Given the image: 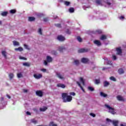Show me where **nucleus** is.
I'll return each mask as SVG.
<instances>
[{"label":"nucleus","instance_id":"1","mask_svg":"<svg viewBox=\"0 0 126 126\" xmlns=\"http://www.w3.org/2000/svg\"><path fill=\"white\" fill-rule=\"evenodd\" d=\"M62 98L64 103H66V102H71L72 100V97L70 95H68L67 93L62 94Z\"/></svg>","mask_w":126,"mask_h":126},{"label":"nucleus","instance_id":"2","mask_svg":"<svg viewBox=\"0 0 126 126\" xmlns=\"http://www.w3.org/2000/svg\"><path fill=\"white\" fill-rule=\"evenodd\" d=\"M105 107L107 108V109H108V110H109V112L111 113V114H112V115H115L116 114L115 109L111 107L110 105H108V104H105Z\"/></svg>","mask_w":126,"mask_h":126},{"label":"nucleus","instance_id":"3","mask_svg":"<svg viewBox=\"0 0 126 126\" xmlns=\"http://www.w3.org/2000/svg\"><path fill=\"white\" fill-rule=\"evenodd\" d=\"M106 121L107 122H110V123H112L113 126H118V124H119V121L117 120H111L109 119H106Z\"/></svg>","mask_w":126,"mask_h":126},{"label":"nucleus","instance_id":"4","mask_svg":"<svg viewBox=\"0 0 126 126\" xmlns=\"http://www.w3.org/2000/svg\"><path fill=\"white\" fill-rule=\"evenodd\" d=\"M57 39L60 42H63V41H65V37L63 35H58Z\"/></svg>","mask_w":126,"mask_h":126},{"label":"nucleus","instance_id":"5","mask_svg":"<svg viewBox=\"0 0 126 126\" xmlns=\"http://www.w3.org/2000/svg\"><path fill=\"white\" fill-rule=\"evenodd\" d=\"M43 75L42 74H34L33 77L35 79H40V78H42Z\"/></svg>","mask_w":126,"mask_h":126},{"label":"nucleus","instance_id":"6","mask_svg":"<svg viewBox=\"0 0 126 126\" xmlns=\"http://www.w3.org/2000/svg\"><path fill=\"white\" fill-rule=\"evenodd\" d=\"M35 93L37 96H39V97H42L43 96V92L42 91H37Z\"/></svg>","mask_w":126,"mask_h":126},{"label":"nucleus","instance_id":"7","mask_svg":"<svg viewBox=\"0 0 126 126\" xmlns=\"http://www.w3.org/2000/svg\"><path fill=\"white\" fill-rule=\"evenodd\" d=\"M78 53H86V52H88V49L82 48L78 50Z\"/></svg>","mask_w":126,"mask_h":126},{"label":"nucleus","instance_id":"8","mask_svg":"<svg viewBox=\"0 0 126 126\" xmlns=\"http://www.w3.org/2000/svg\"><path fill=\"white\" fill-rule=\"evenodd\" d=\"M56 74H57V76H58V77L59 78H60V79H64V77H63V75H62V74H61V73H58V72H57L56 73Z\"/></svg>","mask_w":126,"mask_h":126},{"label":"nucleus","instance_id":"9","mask_svg":"<svg viewBox=\"0 0 126 126\" xmlns=\"http://www.w3.org/2000/svg\"><path fill=\"white\" fill-rule=\"evenodd\" d=\"M94 43L97 46H101V41H100V40H94Z\"/></svg>","mask_w":126,"mask_h":126},{"label":"nucleus","instance_id":"10","mask_svg":"<svg viewBox=\"0 0 126 126\" xmlns=\"http://www.w3.org/2000/svg\"><path fill=\"white\" fill-rule=\"evenodd\" d=\"M117 98L118 100V101H122L124 102L125 101V99H124V97L121 95H118L117 96Z\"/></svg>","mask_w":126,"mask_h":126},{"label":"nucleus","instance_id":"11","mask_svg":"<svg viewBox=\"0 0 126 126\" xmlns=\"http://www.w3.org/2000/svg\"><path fill=\"white\" fill-rule=\"evenodd\" d=\"M89 61V60L87 58H83L81 60L82 63H87Z\"/></svg>","mask_w":126,"mask_h":126},{"label":"nucleus","instance_id":"12","mask_svg":"<svg viewBox=\"0 0 126 126\" xmlns=\"http://www.w3.org/2000/svg\"><path fill=\"white\" fill-rule=\"evenodd\" d=\"M116 51L118 55H122V49H121V47L117 48Z\"/></svg>","mask_w":126,"mask_h":126},{"label":"nucleus","instance_id":"13","mask_svg":"<svg viewBox=\"0 0 126 126\" xmlns=\"http://www.w3.org/2000/svg\"><path fill=\"white\" fill-rule=\"evenodd\" d=\"M105 63H107V64H112V62L108 60V59L106 58H104Z\"/></svg>","mask_w":126,"mask_h":126},{"label":"nucleus","instance_id":"14","mask_svg":"<svg viewBox=\"0 0 126 126\" xmlns=\"http://www.w3.org/2000/svg\"><path fill=\"white\" fill-rule=\"evenodd\" d=\"M63 50H65V48L63 46H59L58 47V51H59V52H62Z\"/></svg>","mask_w":126,"mask_h":126},{"label":"nucleus","instance_id":"15","mask_svg":"<svg viewBox=\"0 0 126 126\" xmlns=\"http://www.w3.org/2000/svg\"><path fill=\"white\" fill-rule=\"evenodd\" d=\"M109 85H110V83H109V82L107 81H105L103 82V86L104 87H107V86H109Z\"/></svg>","mask_w":126,"mask_h":126},{"label":"nucleus","instance_id":"16","mask_svg":"<svg viewBox=\"0 0 126 126\" xmlns=\"http://www.w3.org/2000/svg\"><path fill=\"white\" fill-rule=\"evenodd\" d=\"M36 18L34 17H29V21L32 22V21H35Z\"/></svg>","mask_w":126,"mask_h":126},{"label":"nucleus","instance_id":"17","mask_svg":"<svg viewBox=\"0 0 126 126\" xmlns=\"http://www.w3.org/2000/svg\"><path fill=\"white\" fill-rule=\"evenodd\" d=\"M80 81L81 82V83H82L83 85H85V80L83 79L82 77L80 78Z\"/></svg>","mask_w":126,"mask_h":126},{"label":"nucleus","instance_id":"18","mask_svg":"<svg viewBox=\"0 0 126 126\" xmlns=\"http://www.w3.org/2000/svg\"><path fill=\"white\" fill-rule=\"evenodd\" d=\"M107 39V36L105 35H102L100 36V39L103 41V40H106Z\"/></svg>","mask_w":126,"mask_h":126},{"label":"nucleus","instance_id":"19","mask_svg":"<svg viewBox=\"0 0 126 126\" xmlns=\"http://www.w3.org/2000/svg\"><path fill=\"white\" fill-rule=\"evenodd\" d=\"M47 61L48 63H51L52 62V61H53V59L50 56H47Z\"/></svg>","mask_w":126,"mask_h":126},{"label":"nucleus","instance_id":"20","mask_svg":"<svg viewBox=\"0 0 126 126\" xmlns=\"http://www.w3.org/2000/svg\"><path fill=\"white\" fill-rule=\"evenodd\" d=\"M58 87H61V88H65V85L62 84H57Z\"/></svg>","mask_w":126,"mask_h":126},{"label":"nucleus","instance_id":"21","mask_svg":"<svg viewBox=\"0 0 126 126\" xmlns=\"http://www.w3.org/2000/svg\"><path fill=\"white\" fill-rule=\"evenodd\" d=\"M47 109L48 108H47L46 107H43L42 108H40L39 110L40 112H45V111H46V110H47Z\"/></svg>","mask_w":126,"mask_h":126},{"label":"nucleus","instance_id":"22","mask_svg":"<svg viewBox=\"0 0 126 126\" xmlns=\"http://www.w3.org/2000/svg\"><path fill=\"white\" fill-rule=\"evenodd\" d=\"M100 95L101 97H104V98H105V97H107V94H106L103 92H100Z\"/></svg>","mask_w":126,"mask_h":126},{"label":"nucleus","instance_id":"23","mask_svg":"<svg viewBox=\"0 0 126 126\" xmlns=\"http://www.w3.org/2000/svg\"><path fill=\"white\" fill-rule=\"evenodd\" d=\"M125 72L124 71V69L123 68H120L118 70V73L119 74H123Z\"/></svg>","mask_w":126,"mask_h":126},{"label":"nucleus","instance_id":"24","mask_svg":"<svg viewBox=\"0 0 126 126\" xmlns=\"http://www.w3.org/2000/svg\"><path fill=\"white\" fill-rule=\"evenodd\" d=\"M8 12H6V11H4L2 12V13H1V15L2 16H6V15H7Z\"/></svg>","mask_w":126,"mask_h":126},{"label":"nucleus","instance_id":"25","mask_svg":"<svg viewBox=\"0 0 126 126\" xmlns=\"http://www.w3.org/2000/svg\"><path fill=\"white\" fill-rule=\"evenodd\" d=\"M13 44L14 46H19V42H17V41L14 40L13 41Z\"/></svg>","mask_w":126,"mask_h":126},{"label":"nucleus","instance_id":"26","mask_svg":"<svg viewBox=\"0 0 126 126\" xmlns=\"http://www.w3.org/2000/svg\"><path fill=\"white\" fill-rule=\"evenodd\" d=\"M77 84H78V86H79V87H80L81 90H82V91H83V92H84V89H83V87H82V86H81L80 83H79V82H77Z\"/></svg>","mask_w":126,"mask_h":126},{"label":"nucleus","instance_id":"27","mask_svg":"<svg viewBox=\"0 0 126 126\" xmlns=\"http://www.w3.org/2000/svg\"><path fill=\"white\" fill-rule=\"evenodd\" d=\"M15 51H19V52H22V51H23V48H22V47H19L18 48H15Z\"/></svg>","mask_w":126,"mask_h":126},{"label":"nucleus","instance_id":"28","mask_svg":"<svg viewBox=\"0 0 126 126\" xmlns=\"http://www.w3.org/2000/svg\"><path fill=\"white\" fill-rule=\"evenodd\" d=\"M18 78H21V77H23V75L21 73H19L17 75Z\"/></svg>","mask_w":126,"mask_h":126},{"label":"nucleus","instance_id":"29","mask_svg":"<svg viewBox=\"0 0 126 126\" xmlns=\"http://www.w3.org/2000/svg\"><path fill=\"white\" fill-rule=\"evenodd\" d=\"M64 4H65V5H66V6H68V5H69L70 4V2L67 1H65L64 2Z\"/></svg>","mask_w":126,"mask_h":126},{"label":"nucleus","instance_id":"30","mask_svg":"<svg viewBox=\"0 0 126 126\" xmlns=\"http://www.w3.org/2000/svg\"><path fill=\"white\" fill-rule=\"evenodd\" d=\"M69 12H70L71 13H72L73 12H74V8L73 7H71L69 9Z\"/></svg>","mask_w":126,"mask_h":126},{"label":"nucleus","instance_id":"31","mask_svg":"<svg viewBox=\"0 0 126 126\" xmlns=\"http://www.w3.org/2000/svg\"><path fill=\"white\" fill-rule=\"evenodd\" d=\"M2 55L3 56L4 58H5V59H6V52L4 51H2Z\"/></svg>","mask_w":126,"mask_h":126},{"label":"nucleus","instance_id":"32","mask_svg":"<svg viewBox=\"0 0 126 126\" xmlns=\"http://www.w3.org/2000/svg\"><path fill=\"white\" fill-rule=\"evenodd\" d=\"M23 65L24 66H30V63H23Z\"/></svg>","mask_w":126,"mask_h":126},{"label":"nucleus","instance_id":"33","mask_svg":"<svg viewBox=\"0 0 126 126\" xmlns=\"http://www.w3.org/2000/svg\"><path fill=\"white\" fill-rule=\"evenodd\" d=\"M9 77L10 79H11L14 77V75L13 74V73H11L9 74Z\"/></svg>","mask_w":126,"mask_h":126},{"label":"nucleus","instance_id":"34","mask_svg":"<svg viewBox=\"0 0 126 126\" xmlns=\"http://www.w3.org/2000/svg\"><path fill=\"white\" fill-rule=\"evenodd\" d=\"M109 78L110 80H112V81H117V79L114 76H111Z\"/></svg>","mask_w":126,"mask_h":126},{"label":"nucleus","instance_id":"35","mask_svg":"<svg viewBox=\"0 0 126 126\" xmlns=\"http://www.w3.org/2000/svg\"><path fill=\"white\" fill-rule=\"evenodd\" d=\"M55 26L58 28H62V24H55Z\"/></svg>","mask_w":126,"mask_h":126},{"label":"nucleus","instance_id":"36","mask_svg":"<svg viewBox=\"0 0 126 126\" xmlns=\"http://www.w3.org/2000/svg\"><path fill=\"white\" fill-rule=\"evenodd\" d=\"M77 40L78 41V42H82V39L81 37H80V36H77Z\"/></svg>","mask_w":126,"mask_h":126},{"label":"nucleus","instance_id":"37","mask_svg":"<svg viewBox=\"0 0 126 126\" xmlns=\"http://www.w3.org/2000/svg\"><path fill=\"white\" fill-rule=\"evenodd\" d=\"M10 13L13 14L16 12V10L15 9H12L10 11Z\"/></svg>","mask_w":126,"mask_h":126},{"label":"nucleus","instance_id":"38","mask_svg":"<svg viewBox=\"0 0 126 126\" xmlns=\"http://www.w3.org/2000/svg\"><path fill=\"white\" fill-rule=\"evenodd\" d=\"M19 59L20 60H24V61H27V58L22 56H20Z\"/></svg>","mask_w":126,"mask_h":126},{"label":"nucleus","instance_id":"39","mask_svg":"<svg viewBox=\"0 0 126 126\" xmlns=\"http://www.w3.org/2000/svg\"><path fill=\"white\" fill-rule=\"evenodd\" d=\"M74 63L76 65H78V64H79V61L78 60H74Z\"/></svg>","mask_w":126,"mask_h":126},{"label":"nucleus","instance_id":"40","mask_svg":"<svg viewBox=\"0 0 126 126\" xmlns=\"http://www.w3.org/2000/svg\"><path fill=\"white\" fill-rule=\"evenodd\" d=\"M31 123H32V124H37V122L36 120H35V119H32V120H31Z\"/></svg>","mask_w":126,"mask_h":126},{"label":"nucleus","instance_id":"41","mask_svg":"<svg viewBox=\"0 0 126 126\" xmlns=\"http://www.w3.org/2000/svg\"><path fill=\"white\" fill-rule=\"evenodd\" d=\"M95 2L97 4L100 5L101 4V0H96Z\"/></svg>","mask_w":126,"mask_h":126},{"label":"nucleus","instance_id":"42","mask_svg":"<svg viewBox=\"0 0 126 126\" xmlns=\"http://www.w3.org/2000/svg\"><path fill=\"white\" fill-rule=\"evenodd\" d=\"M100 83V80L99 79H95V84H99Z\"/></svg>","mask_w":126,"mask_h":126},{"label":"nucleus","instance_id":"43","mask_svg":"<svg viewBox=\"0 0 126 126\" xmlns=\"http://www.w3.org/2000/svg\"><path fill=\"white\" fill-rule=\"evenodd\" d=\"M25 49H27V50H30V48H29V46H28V45H26V44H24V45Z\"/></svg>","mask_w":126,"mask_h":126},{"label":"nucleus","instance_id":"44","mask_svg":"<svg viewBox=\"0 0 126 126\" xmlns=\"http://www.w3.org/2000/svg\"><path fill=\"white\" fill-rule=\"evenodd\" d=\"M49 126H58V125L57 124H54V123H53V122L50 123Z\"/></svg>","mask_w":126,"mask_h":126},{"label":"nucleus","instance_id":"45","mask_svg":"<svg viewBox=\"0 0 126 126\" xmlns=\"http://www.w3.org/2000/svg\"><path fill=\"white\" fill-rule=\"evenodd\" d=\"M88 89H89V90H90V91H94V88H93V87H88Z\"/></svg>","mask_w":126,"mask_h":126},{"label":"nucleus","instance_id":"46","mask_svg":"<svg viewBox=\"0 0 126 126\" xmlns=\"http://www.w3.org/2000/svg\"><path fill=\"white\" fill-rule=\"evenodd\" d=\"M119 19H120V20H124L125 19V16H121L119 17Z\"/></svg>","mask_w":126,"mask_h":126},{"label":"nucleus","instance_id":"47","mask_svg":"<svg viewBox=\"0 0 126 126\" xmlns=\"http://www.w3.org/2000/svg\"><path fill=\"white\" fill-rule=\"evenodd\" d=\"M69 94L70 95H72V96H75V93L74 92H70Z\"/></svg>","mask_w":126,"mask_h":126},{"label":"nucleus","instance_id":"48","mask_svg":"<svg viewBox=\"0 0 126 126\" xmlns=\"http://www.w3.org/2000/svg\"><path fill=\"white\" fill-rule=\"evenodd\" d=\"M90 116L93 117V118H95V117L96 116V115L94 113H91Z\"/></svg>","mask_w":126,"mask_h":126},{"label":"nucleus","instance_id":"49","mask_svg":"<svg viewBox=\"0 0 126 126\" xmlns=\"http://www.w3.org/2000/svg\"><path fill=\"white\" fill-rule=\"evenodd\" d=\"M113 59L116 61V60H117V57L115 55H113Z\"/></svg>","mask_w":126,"mask_h":126},{"label":"nucleus","instance_id":"50","mask_svg":"<svg viewBox=\"0 0 126 126\" xmlns=\"http://www.w3.org/2000/svg\"><path fill=\"white\" fill-rule=\"evenodd\" d=\"M48 18H44L43 19V21H44V22H47V21H48Z\"/></svg>","mask_w":126,"mask_h":126},{"label":"nucleus","instance_id":"51","mask_svg":"<svg viewBox=\"0 0 126 126\" xmlns=\"http://www.w3.org/2000/svg\"><path fill=\"white\" fill-rule=\"evenodd\" d=\"M41 71H43V72H46L47 70L46 69L43 68V69H41Z\"/></svg>","mask_w":126,"mask_h":126},{"label":"nucleus","instance_id":"52","mask_svg":"<svg viewBox=\"0 0 126 126\" xmlns=\"http://www.w3.org/2000/svg\"><path fill=\"white\" fill-rule=\"evenodd\" d=\"M27 115H28V116H31V113L30 112H29V111H27L26 112Z\"/></svg>","mask_w":126,"mask_h":126},{"label":"nucleus","instance_id":"53","mask_svg":"<svg viewBox=\"0 0 126 126\" xmlns=\"http://www.w3.org/2000/svg\"><path fill=\"white\" fill-rule=\"evenodd\" d=\"M1 109H3V106H2V104H0V110H1Z\"/></svg>","mask_w":126,"mask_h":126},{"label":"nucleus","instance_id":"54","mask_svg":"<svg viewBox=\"0 0 126 126\" xmlns=\"http://www.w3.org/2000/svg\"><path fill=\"white\" fill-rule=\"evenodd\" d=\"M44 64L45 65H47L48 64V62H47L46 61H44Z\"/></svg>","mask_w":126,"mask_h":126},{"label":"nucleus","instance_id":"55","mask_svg":"<svg viewBox=\"0 0 126 126\" xmlns=\"http://www.w3.org/2000/svg\"><path fill=\"white\" fill-rule=\"evenodd\" d=\"M95 32H102V30H97L95 31Z\"/></svg>","mask_w":126,"mask_h":126},{"label":"nucleus","instance_id":"56","mask_svg":"<svg viewBox=\"0 0 126 126\" xmlns=\"http://www.w3.org/2000/svg\"><path fill=\"white\" fill-rule=\"evenodd\" d=\"M38 32H42V29L39 28V29H38Z\"/></svg>","mask_w":126,"mask_h":126},{"label":"nucleus","instance_id":"57","mask_svg":"<svg viewBox=\"0 0 126 126\" xmlns=\"http://www.w3.org/2000/svg\"><path fill=\"white\" fill-rule=\"evenodd\" d=\"M7 97L8 98V99H10L11 97L9 95L6 94Z\"/></svg>","mask_w":126,"mask_h":126},{"label":"nucleus","instance_id":"58","mask_svg":"<svg viewBox=\"0 0 126 126\" xmlns=\"http://www.w3.org/2000/svg\"><path fill=\"white\" fill-rule=\"evenodd\" d=\"M107 4H108V5H111V2H107Z\"/></svg>","mask_w":126,"mask_h":126},{"label":"nucleus","instance_id":"59","mask_svg":"<svg viewBox=\"0 0 126 126\" xmlns=\"http://www.w3.org/2000/svg\"><path fill=\"white\" fill-rule=\"evenodd\" d=\"M23 91L25 93H27V90H24Z\"/></svg>","mask_w":126,"mask_h":126},{"label":"nucleus","instance_id":"60","mask_svg":"<svg viewBox=\"0 0 126 126\" xmlns=\"http://www.w3.org/2000/svg\"><path fill=\"white\" fill-rule=\"evenodd\" d=\"M120 126H126V124H121Z\"/></svg>","mask_w":126,"mask_h":126},{"label":"nucleus","instance_id":"61","mask_svg":"<svg viewBox=\"0 0 126 126\" xmlns=\"http://www.w3.org/2000/svg\"><path fill=\"white\" fill-rule=\"evenodd\" d=\"M2 23V22L1 21H0V25H1Z\"/></svg>","mask_w":126,"mask_h":126},{"label":"nucleus","instance_id":"62","mask_svg":"<svg viewBox=\"0 0 126 126\" xmlns=\"http://www.w3.org/2000/svg\"><path fill=\"white\" fill-rule=\"evenodd\" d=\"M39 33L40 34V35H42V32H39Z\"/></svg>","mask_w":126,"mask_h":126},{"label":"nucleus","instance_id":"63","mask_svg":"<svg viewBox=\"0 0 126 126\" xmlns=\"http://www.w3.org/2000/svg\"><path fill=\"white\" fill-rule=\"evenodd\" d=\"M103 70H105V69H106V68H103Z\"/></svg>","mask_w":126,"mask_h":126},{"label":"nucleus","instance_id":"64","mask_svg":"<svg viewBox=\"0 0 126 126\" xmlns=\"http://www.w3.org/2000/svg\"><path fill=\"white\" fill-rule=\"evenodd\" d=\"M67 34H70V32H67Z\"/></svg>","mask_w":126,"mask_h":126}]
</instances>
